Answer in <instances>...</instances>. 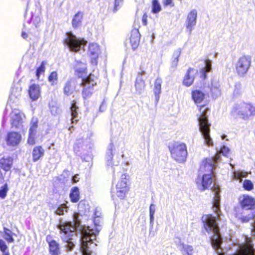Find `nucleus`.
<instances>
[{"label":"nucleus","instance_id":"nucleus-1","mask_svg":"<svg viewBox=\"0 0 255 255\" xmlns=\"http://www.w3.org/2000/svg\"><path fill=\"white\" fill-rule=\"evenodd\" d=\"M199 116L198 117L199 130L204 139L205 142L208 146L213 145V140L210 135L211 124L208 122L207 112L210 111L208 103L196 105Z\"/></svg>","mask_w":255,"mask_h":255},{"label":"nucleus","instance_id":"nucleus-2","mask_svg":"<svg viewBox=\"0 0 255 255\" xmlns=\"http://www.w3.org/2000/svg\"><path fill=\"white\" fill-rule=\"evenodd\" d=\"M202 221L203 227L207 232L213 233V235L211 237L212 247L215 250L219 249L220 248L222 239L216 218L211 214L205 215L202 217Z\"/></svg>","mask_w":255,"mask_h":255},{"label":"nucleus","instance_id":"nucleus-3","mask_svg":"<svg viewBox=\"0 0 255 255\" xmlns=\"http://www.w3.org/2000/svg\"><path fill=\"white\" fill-rule=\"evenodd\" d=\"M239 204L243 210L249 211L248 214H244L241 216H239L238 214L236 215V216L240 218L242 222H248L255 218V198L248 195H243L242 199L239 201Z\"/></svg>","mask_w":255,"mask_h":255},{"label":"nucleus","instance_id":"nucleus-4","mask_svg":"<svg viewBox=\"0 0 255 255\" xmlns=\"http://www.w3.org/2000/svg\"><path fill=\"white\" fill-rule=\"evenodd\" d=\"M98 77L92 73L81 81L80 85L83 87L82 96L84 100L91 98L94 93V87L98 84Z\"/></svg>","mask_w":255,"mask_h":255},{"label":"nucleus","instance_id":"nucleus-5","mask_svg":"<svg viewBox=\"0 0 255 255\" xmlns=\"http://www.w3.org/2000/svg\"><path fill=\"white\" fill-rule=\"evenodd\" d=\"M171 157L179 162L185 161L187 155V146L185 143L175 142L168 146Z\"/></svg>","mask_w":255,"mask_h":255},{"label":"nucleus","instance_id":"nucleus-6","mask_svg":"<svg viewBox=\"0 0 255 255\" xmlns=\"http://www.w3.org/2000/svg\"><path fill=\"white\" fill-rule=\"evenodd\" d=\"M231 113L233 116H239L244 120L255 115V106L250 103L243 102L233 108Z\"/></svg>","mask_w":255,"mask_h":255},{"label":"nucleus","instance_id":"nucleus-7","mask_svg":"<svg viewBox=\"0 0 255 255\" xmlns=\"http://www.w3.org/2000/svg\"><path fill=\"white\" fill-rule=\"evenodd\" d=\"M64 43L68 46L70 51L77 52L82 49V46L87 44V41L84 38L77 37L72 32H69L66 33Z\"/></svg>","mask_w":255,"mask_h":255},{"label":"nucleus","instance_id":"nucleus-8","mask_svg":"<svg viewBox=\"0 0 255 255\" xmlns=\"http://www.w3.org/2000/svg\"><path fill=\"white\" fill-rule=\"evenodd\" d=\"M251 57L244 55L239 58L235 66V72L240 77L244 76L251 66Z\"/></svg>","mask_w":255,"mask_h":255},{"label":"nucleus","instance_id":"nucleus-9","mask_svg":"<svg viewBox=\"0 0 255 255\" xmlns=\"http://www.w3.org/2000/svg\"><path fill=\"white\" fill-rule=\"evenodd\" d=\"M82 238L81 239V250L83 255H92V252L89 250L88 245L93 244V236H95L92 230L88 227L82 231Z\"/></svg>","mask_w":255,"mask_h":255},{"label":"nucleus","instance_id":"nucleus-10","mask_svg":"<svg viewBox=\"0 0 255 255\" xmlns=\"http://www.w3.org/2000/svg\"><path fill=\"white\" fill-rule=\"evenodd\" d=\"M219 158L220 155L216 154L213 157L204 159L200 165L199 171L204 174L214 175V167Z\"/></svg>","mask_w":255,"mask_h":255},{"label":"nucleus","instance_id":"nucleus-11","mask_svg":"<svg viewBox=\"0 0 255 255\" xmlns=\"http://www.w3.org/2000/svg\"><path fill=\"white\" fill-rule=\"evenodd\" d=\"M129 180V176L126 174L122 175L121 179L120 180L117 186V195L121 199H124L126 197V193L129 190L127 182Z\"/></svg>","mask_w":255,"mask_h":255},{"label":"nucleus","instance_id":"nucleus-12","mask_svg":"<svg viewBox=\"0 0 255 255\" xmlns=\"http://www.w3.org/2000/svg\"><path fill=\"white\" fill-rule=\"evenodd\" d=\"M87 54L90 58V62L91 64L97 66L100 54V48L96 43H90L88 45Z\"/></svg>","mask_w":255,"mask_h":255},{"label":"nucleus","instance_id":"nucleus-13","mask_svg":"<svg viewBox=\"0 0 255 255\" xmlns=\"http://www.w3.org/2000/svg\"><path fill=\"white\" fill-rule=\"evenodd\" d=\"M74 74L76 76L81 79V81L88 76L87 64L80 60H76L73 66Z\"/></svg>","mask_w":255,"mask_h":255},{"label":"nucleus","instance_id":"nucleus-14","mask_svg":"<svg viewBox=\"0 0 255 255\" xmlns=\"http://www.w3.org/2000/svg\"><path fill=\"white\" fill-rule=\"evenodd\" d=\"M229 255H255V250L252 241L247 240L245 244L240 246L235 252Z\"/></svg>","mask_w":255,"mask_h":255},{"label":"nucleus","instance_id":"nucleus-15","mask_svg":"<svg viewBox=\"0 0 255 255\" xmlns=\"http://www.w3.org/2000/svg\"><path fill=\"white\" fill-rule=\"evenodd\" d=\"M12 114L10 122L11 128L15 129L22 128L23 118L25 117L24 114L20 111L14 110L12 112Z\"/></svg>","mask_w":255,"mask_h":255},{"label":"nucleus","instance_id":"nucleus-16","mask_svg":"<svg viewBox=\"0 0 255 255\" xmlns=\"http://www.w3.org/2000/svg\"><path fill=\"white\" fill-rule=\"evenodd\" d=\"M4 139L8 146L15 147L20 143L21 135L18 132L10 131L7 133Z\"/></svg>","mask_w":255,"mask_h":255},{"label":"nucleus","instance_id":"nucleus-17","mask_svg":"<svg viewBox=\"0 0 255 255\" xmlns=\"http://www.w3.org/2000/svg\"><path fill=\"white\" fill-rule=\"evenodd\" d=\"M46 241L48 245V252L50 255H60L61 249L60 245L50 235L46 237Z\"/></svg>","mask_w":255,"mask_h":255},{"label":"nucleus","instance_id":"nucleus-18","mask_svg":"<svg viewBox=\"0 0 255 255\" xmlns=\"http://www.w3.org/2000/svg\"><path fill=\"white\" fill-rule=\"evenodd\" d=\"M27 91L29 97L32 102L37 100L41 97V89L38 84H30Z\"/></svg>","mask_w":255,"mask_h":255},{"label":"nucleus","instance_id":"nucleus-19","mask_svg":"<svg viewBox=\"0 0 255 255\" xmlns=\"http://www.w3.org/2000/svg\"><path fill=\"white\" fill-rule=\"evenodd\" d=\"M214 175L210 174H203L199 181L196 182L197 184L200 185V190L205 191L211 186L213 179Z\"/></svg>","mask_w":255,"mask_h":255},{"label":"nucleus","instance_id":"nucleus-20","mask_svg":"<svg viewBox=\"0 0 255 255\" xmlns=\"http://www.w3.org/2000/svg\"><path fill=\"white\" fill-rule=\"evenodd\" d=\"M207 94L201 89L195 88L191 92V99L195 105L202 103L206 99Z\"/></svg>","mask_w":255,"mask_h":255},{"label":"nucleus","instance_id":"nucleus-21","mask_svg":"<svg viewBox=\"0 0 255 255\" xmlns=\"http://www.w3.org/2000/svg\"><path fill=\"white\" fill-rule=\"evenodd\" d=\"M140 34L137 28H133L130 33L129 37V42L133 50H135L139 46L140 40Z\"/></svg>","mask_w":255,"mask_h":255},{"label":"nucleus","instance_id":"nucleus-22","mask_svg":"<svg viewBox=\"0 0 255 255\" xmlns=\"http://www.w3.org/2000/svg\"><path fill=\"white\" fill-rule=\"evenodd\" d=\"M59 229L60 230L61 233L63 234L62 239H64V237L73 236L75 227L70 222L64 223L59 225Z\"/></svg>","mask_w":255,"mask_h":255},{"label":"nucleus","instance_id":"nucleus-23","mask_svg":"<svg viewBox=\"0 0 255 255\" xmlns=\"http://www.w3.org/2000/svg\"><path fill=\"white\" fill-rule=\"evenodd\" d=\"M211 190L214 192V197L213 199V206L215 208V212L217 214H219L220 210V188L219 185L216 183H214Z\"/></svg>","mask_w":255,"mask_h":255},{"label":"nucleus","instance_id":"nucleus-24","mask_svg":"<svg viewBox=\"0 0 255 255\" xmlns=\"http://www.w3.org/2000/svg\"><path fill=\"white\" fill-rule=\"evenodd\" d=\"M84 15L82 11H78L74 15L71 22L74 29H78L82 26Z\"/></svg>","mask_w":255,"mask_h":255},{"label":"nucleus","instance_id":"nucleus-25","mask_svg":"<svg viewBox=\"0 0 255 255\" xmlns=\"http://www.w3.org/2000/svg\"><path fill=\"white\" fill-rule=\"evenodd\" d=\"M76 88L75 81L70 79L67 80L63 87V93L66 96H69L74 93Z\"/></svg>","mask_w":255,"mask_h":255},{"label":"nucleus","instance_id":"nucleus-26","mask_svg":"<svg viewBox=\"0 0 255 255\" xmlns=\"http://www.w3.org/2000/svg\"><path fill=\"white\" fill-rule=\"evenodd\" d=\"M162 80L160 78H157L154 81L153 88V93L155 96V102L157 104L160 98V94L161 92V84Z\"/></svg>","mask_w":255,"mask_h":255},{"label":"nucleus","instance_id":"nucleus-27","mask_svg":"<svg viewBox=\"0 0 255 255\" xmlns=\"http://www.w3.org/2000/svg\"><path fill=\"white\" fill-rule=\"evenodd\" d=\"M71 115V123H77L78 120L77 119L78 115L79 107L77 104V102L75 100H73L71 102V105L70 107Z\"/></svg>","mask_w":255,"mask_h":255},{"label":"nucleus","instance_id":"nucleus-28","mask_svg":"<svg viewBox=\"0 0 255 255\" xmlns=\"http://www.w3.org/2000/svg\"><path fill=\"white\" fill-rule=\"evenodd\" d=\"M45 153V150L41 145L35 146L32 150V160L36 162L43 156Z\"/></svg>","mask_w":255,"mask_h":255},{"label":"nucleus","instance_id":"nucleus-29","mask_svg":"<svg viewBox=\"0 0 255 255\" xmlns=\"http://www.w3.org/2000/svg\"><path fill=\"white\" fill-rule=\"evenodd\" d=\"M196 17L197 11L196 10L193 9L188 13L187 18V28H191L196 24Z\"/></svg>","mask_w":255,"mask_h":255},{"label":"nucleus","instance_id":"nucleus-30","mask_svg":"<svg viewBox=\"0 0 255 255\" xmlns=\"http://www.w3.org/2000/svg\"><path fill=\"white\" fill-rule=\"evenodd\" d=\"M69 197L72 203H77L79 201L80 192L78 187L75 186L71 189Z\"/></svg>","mask_w":255,"mask_h":255},{"label":"nucleus","instance_id":"nucleus-31","mask_svg":"<svg viewBox=\"0 0 255 255\" xmlns=\"http://www.w3.org/2000/svg\"><path fill=\"white\" fill-rule=\"evenodd\" d=\"M205 67L203 68L200 71V78L202 80H205L207 77V72L211 71L212 65L211 61L209 59L205 60Z\"/></svg>","mask_w":255,"mask_h":255},{"label":"nucleus","instance_id":"nucleus-32","mask_svg":"<svg viewBox=\"0 0 255 255\" xmlns=\"http://www.w3.org/2000/svg\"><path fill=\"white\" fill-rule=\"evenodd\" d=\"M193 70V68H190L187 70V73H186L185 77L183 80V84L187 86H190L194 82V77L190 75V73L191 71Z\"/></svg>","mask_w":255,"mask_h":255},{"label":"nucleus","instance_id":"nucleus-33","mask_svg":"<svg viewBox=\"0 0 255 255\" xmlns=\"http://www.w3.org/2000/svg\"><path fill=\"white\" fill-rule=\"evenodd\" d=\"M38 120L37 118H32L30 121L29 132L30 134H35L37 132L38 127Z\"/></svg>","mask_w":255,"mask_h":255},{"label":"nucleus","instance_id":"nucleus-34","mask_svg":"<svg viewBox=\"0 0 255 255\" xmlns=\"http://www.w3.org/2000/svg\"><path fill=\"white\" fill-rule=\"evenodd\" d=\"M3 233L4 235V239L8 243H13L14 239L12 237V233L9 229L4 227Z\"/></svg>","mask_w":255,"mask_h":255},{"label":"nucleus","instance_id":"nucleus-35","mask_svg":"<svg viewBox=\"0 0 255 255\" xmlns=\"http://www.w3.org/2000/svg\"><path fill=\"white\" fill-rule=\"evenodd\" d=\"M58 79V73L56 71H52L48 77V80L52 86H54L57 83Z\"/></svg>","mask_w":255,"mask_h":255},{"label":"nucleus","instance_id":"nucleus-36","mask_svg":"<svg viewBox=\"0 0 255 255\" xmlns=\"http://www.w3.org/2000/svg\"><path fill=\"white\" fill-rule=\"evenodd\" d=\"M46 64V62L43 61L41 62L40 66L36 69L35 75L37 80L39 79L40 74H44L45 72Z\"/></svg>","mask_w":255,"mask_h":255},{"label":"nucleus","instance_id":"nucleus-37","mask_svg":"<svg viewBox=\"0 0 255 255\" xmlns=\"http://www.w3.org/2000/svg\"><path fill=\"white\" fill-rule=\"evenodd\" d=\"M180 55V51L179 50H175L171 57V65L172 67H176L178 63L179 57Z\"/></svg>","mask_w":255,"mask_h":255},{"label":"nucleus","instance_id":"nucleus-38","mask_svg":"<svg viewBox=\"0 0 255 255\" xmlns=\"http://www.w3.org/2000/svg\"><path fill=\"white\" fill-rule=\"evenodd\" d=\"M0 251L2 253V255H10L8 251V248L5 242L0 239Z\"/></svg>","mask_w":255,"mask_h":255},{"label":"nucleus","instance_id":"nucleus-39","mask_svg":"<svg viewBox=\"0 0 255 255\" xmlns=\"http://www.w3.org/2000/svg\"><path fill=\"white\" fill-rule=\"evenodd\" d=\"M152 12L153 13H157L161 10V7L158 0H152L151 1Z\"/></svg>","mask_w":255,"mask_h":255},{"label":"nucleus","instance_id":"nucleus-40","mask_svg":"<svg viewBox=\"0 0 255 255\" xmlns=\"http://www.w3.org/2000/svg\"><path fill=\"white\" fill-rule=\"evenodd\" d=\"M243 188L247 191H251L254 189V184L252 182L248 179H246L243 182Z\"/></svg>","mask_w":255,"mask_h":255},{"label":"nucleus","instance_id":"nucleus-41","mask_svg":"<svg viewBox=\"0 0 255 255\" xmlns=\"http://www.w3.org/2000/svg\"><path fill=\"white\" fill-rule=\"evenodd\" d=\"M68 209V207L66 205V204H62L58 207L57 208L55 213L59 215H62L64 214V211L65 212H67Z\"/></svg>","mask_w":255,"mask_h":255},{"label":"nucleus","instance_id":"nucleus-42","mask_svg":"<svg viewBox=\"0 0 255 255\" xmlns=\"http://www.w3.org/2000/svg\"><path fill=\"white\" fill-rule=\"evenodd\" d=\"M63 240L67 244V248L68 251H71L74 247V244L72 242V237H64Z\"/></svg>","mask_w":255,"mask_h":255},{"label":"nucleus","instance_id":"nucleus-43","mask_svg":"<svg viewBox=\"0 0 255 255\" xmlns=\"http://www.w3.org/2000/svg\"><path fill=\"white\" fill-rule=\"evenodd\" d=\"M193 249L190 246H184L182 249V254L183 255H192Z\"/></svg>","mask_w":255,"mask_h":255},{"label":"nucleus","instance_id":"nucleus-44","mask_svg":"<svg viewBox=\"0 0 255 255\" xmlns=\"http://www.w3.org/2000/svg\"><path fill=\"white\" fill-rule=\"evenodd\" d=\"M247 172H243L242 171H236L234 172V176L235 179L239 180L240 181L242 180L243 178L247 176Z\"/></svg>","mask_w":255,"mask_h":255},{"label":"nucleus","instance_id":"nucleus-45","mask_svg":"<svg viewBox=\"0 0 255 255\" xmlns=\"http://www.w3.org/2000/svg\"><path fill=\"white\" fill-rule=\"evenodd\" d=\"M8 190L7 183H5L0 189V198L4 199L7 195Z\"/></svg>","mask_w":255,"mask_h":255},{"label":"nucleus","instance_id":"nucleus-46","mask_svg":"<svg viewBox=\"0 0 255 255\" xmlns=\"http://www.w3.org/2000/svg\"><path fill=\"white\" fill-rule=\"evenodd\" d=\"M135 86L136 89L139 92H140L144 89L145 84L143 81L140 80L139 81H136Z\"/></svg>","mask_w":255,"mask_h":255},{"label":"nucleus","instance_id":"nucleus-47","mask_svg":"<svg viewBox=\"0 0 255 255\" xmlns=\"http://www.w3.org/2000/svg\"><path fill=\"white\" fill-rule=\"evenodd\" d=\"M35 134H30V133H28V137L27 139V143L30 145H33L35 143Z\"/></svg>","mask_w":255,"mask_h":255},{"label":"nucleus","instance_id":"nucleus-48","mask_svg":"<svg viewBox=\"0 0 255 255\" xmlns=\"http://www.w3.org/2000/svg\"><path fill=\"white\" fill-rule=\"evenodd\" d=\"M123 2V0H115L113 11L114 12L117 11L119 9L120 7L122 5Z\"/></svg>","mask_w":255,"mask_h":255},{"label":"nucleus","instance_id":"nucleus-49","mask_svg":"<svg viewBox=\"0 0 255 255\" xmlns=\"http://www.w3.org/2000/svg\"><path fill=\"white\" fill-rule=\"evenodd\" d=\"M162 3L164 7H167L169 5L171 7H173L174 6V3L173 1V0H163Z\"/></svg>","mask_w":255,"mask_h":255},{"label":"nucleus","instance_id":"nucleus-50","mask_svg":"<svg viewBox=\"0 0 255 255\" xmlns=\"http://www.w3.org/2000/svg\"><path fill=\"white\" fill-rule=\"evenodd\" d=\"M147 18L148 15L146 12H145L142 17V22L144 25H146L147 24Z\"/></svg>","mask_w":255,"mask_h":255},{"label":"nucleus","instance_id":"nucleus-51","mask_svg":"<svg viewBox=\"0 0 255 255\" xmlns=\"http://www.w3.org/2000/svg\"><path fill=\"white\" fill-rule=\"evenodd\" d=\"M78 215L75 213L73 215V219L75 222V224L79 226L80 225V221L78 220Z\"/></svg>","mask_w":255,"mask_h":255},{"label":"nucleus","instance_id":"nucleus-52","mask_svg":"<svg viewBox=\"0 0 255 255\" xmlns=\"http://www.w3.org/2000/svg\"><path fill=\"white\" fill-rule=\"evenodd\" d=\"M58 108L57 107L53 106L51 109V112L52 114L55 115L56 114H58L57 112Z\"/></svg>","mask_w":255,"mask_h":255},{"label":"nucleus","instance_id":"nucleus-53","mask_svg":"<svg viewBox=\"0 0 255 255\" xmlns=\"http://www.w3.org/2000/svg\"><path fill=\"white\" fill-rule=\"evenodd\" d=\"M79 181V177L78 175H75L73 176L72 182L73 183H76Z\"/></svg>","mask_w":255,"mask_h":255},{"label":"nucleus","instance_id":"nucleus-54","mask_svg":"<svg viewBox=\"0 0 255 255\" xmlns=\"http://www.w3.org/2000/svg\"><path fill=\"white\" fill-rule=\"evenodd\" d=\"M21 36L23 38L25 39L27 38L28 37L27 33L24 31L21 33Z\"/></svg>","mask_w":255,"mask_h":255},{"label":"nucleus","instance_id":"nucleus-55","mask_svg":"<svg viewBox=\"0 0 255 255\" xmlns=\"http://www.w3.org/2000/svg\"><path fill=\"white\" fill-rule=\"evenodd\" d=\"M253 233L254 236H255V221H254V224H253Z\"/></svg>","mask_w":255,"mask_h":255},{"label":"nucleus","instance_id":"nucleus-56","mask_svg":"<svg viewBox=\"0 0 255 255\" xmlns=\"http://www.w3.org/2000/svg\"><path fill=\"white\" fill-rule=\"evenodd\" d=\"M153 214H154V211H152L151 209H150V215L151 218H152L153 217Z\"/></svg>","mask_w":255,"mask_h":255},{"label":"nucleus","instance_id":"nucleus-57","mask_svg":"<svg viewBox=\"0 0 255 255\" xmlns=\"http://www.w3.org/2000/svg\"><path fill=\"white\" fill-rule=\"evenodd\" d=\"M218 255H223V253H221L220 254H218Z\"/></svg>","mask_w":255,"mask_h":255}]
</instances>
